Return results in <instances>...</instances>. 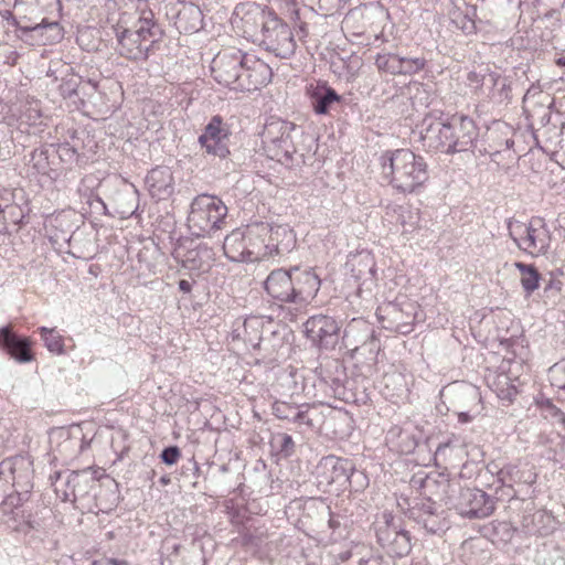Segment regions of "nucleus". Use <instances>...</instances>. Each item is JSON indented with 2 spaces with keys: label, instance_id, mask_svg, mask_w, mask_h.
Here are the masks:
<instances>
[{
  "label": "nucleus",
  "instance_id": "obj_19",
  "mask_svg": "<svg viewBox=\"0 0 565 565\" xmlns=\"http://www.w3.org/2000/svg\"><path fill=\"white\" fill-rule=\"evenodd\" d=\"M451 140L448 141L447 154L472 151L479 130L472 118L465 115L450 117Z\"/></svg>",
  "mask_w": 565,
  "mask_h": 565
},
{
  "label": "nucleus",
  "instance_id": "obj_42",
  "mask_svg": "<svg viewBox=\"0 0 565 565\" xmlns=\"http://www.w3.org/2000/svg\"><path fill=\"white\" fill-rule=\"evenodd\" d=\"M342 362L338 359H327L316 369L318 374V386L322 390L333 379L334 375H342Z\"/></svg>",
  "mask_w": 565,
  "mask_h": 565
},
{
  "label": "nucleus",
  "instance_id": "obj_35",
  "mask_svg": "<svg viewBox=\"0 0 565 565\" xmlns=\"http://www.w3.org/2000/svg\"><path fill=\"white\" fill-rule=\"evenodd\" d=\"M15 3L17 0H0V17L7 20L11 26L20 29L23 33L35 32L46 28L58 30V22H49L46 19H43L41 23L35 25L20 26L11 11V7H14Z\"/></svg>",
  "mask_w": 565,
  "mask_h": 565
},
{
  "label": "nucleus",
  "instance_id": "obj_34",
  "mask_svg": "<svg viewBox=\"0 0 565 565\" xmlns=\"http://www.w3.org/2000/svg\"><path fill=\"white\" fill-rule=\"evenodd\" d=\"M516 527H514L510 522L507 521H492L482 527V534L484 537L489 539L493 544L507 545L509 544L515 533Z\"/></svg>",
  "mask_w": 565,
  "mask_h": 565
},
{
  "label": "nucleus",
  "instance_id": "obj_54",
  "mask_svg": "<svg viewBox=\"0 0 565 565\" xmlns=\"http://www.w3.org/2000/svg\"><path fill=\"white\" fill-rule=\"evenodd\" d=\"M393 211L397 213V222L403 226L404 232H409L414 228V224L407 222V218H413V213L409 210L397 205Z\"/></svg>",
  "mask_w": 565,
  "mask_h": 565
},
{
  "label": "nucleus",
  "instance_id": "obj_40",
  "mask_svg": "<svg viewBox=\"0 0 565 565\" xmlns=\"http://www.w3.org/2000/svg\"><path fill=\"white\" fill-rule=\"evenodd\" d=\"M212 258V252L207 247L199 246L186 253L183 260V266L190 270H202L205 271L210 268V260Z\"/></svg>",
  "mask_w": 565,
  "mask_h": 565
},
{
  "label": "nucleus",
  "instance_id": "obj_27",
  "mask_svg": "<svg viewBox=\"0 0 565 565\" xmlns=\"http://www.w3.org/2000/svg\"><path fill=\"white\" fill-rule=\"evenodd\" d=\"M97 477H95L90 469L79 471H72L67 475L65 484L70 488V492H63L61 500L63 502H76L78 499L85 498L90 489L95 487Z\"/></svg>",
  "mask_w": 565,
  "mask_h": 565
},
{
  "label": "nucleus",
  "instance_id": "obj_48",
  "mask_svg": "<svg viewBox=\"0 0 565 565\" xmlns=\"http://www.w3.org/2000/svg\"><path fill=\"white\" fill-rule=\"evenodd\" d=\"M548 375L552 386L565 390V358L550 367Z\"/></svg>",
  "mask_w": 565,
  "mask_h": 565
},
{
  "label": "nucleus",
  "instance_id": "obj_60",
  "mask_svg": "<svg viewBox=\"0 0 565 565\" xmlns=\"http://www.w3.org/2000/svg\"><path fill=\"white\" fill-rule=\"evenodd\" d=\"M359 565H383V557L381 555H370L369 557H361Z\"/></svg>",
  "mask_w": 565,
  "mask_h": 565
},
{
  "label": "nucleus",
  "instance_id": "obj_28",
  "mask_svg": "<svg viewBox=\"0 0 565 565\" xmlns=\"http://www.w3.org/2000/svg\"><path fill=\"white\" fill-rule=\"evenodd\" d=\"M267 244L270 257H282L295 249L297 245L296 234L288 225H270Z\"/></svg>",
  "mask_w": 565,
  "mask_h": 565
},
{
  "label": "nucleus",
  "instance_id": "obj_30",
  "mask_svg": "<svg viewBox=\"0 0 565 565\" xmlns=\"http://www.w3.org/2000/svg\"><path fill=\"white\" fill-rule=\"evenodd\" d=\"M422 438V431L415 427L394 426L386 434V441L405 455L414 452Z\"/></svg>",
  "mask_w": 565,
  "mask_h": 565
},
{
  "label": "nucleus",
  "instance_id": "obj_49",
  "mask_svg": "<svg viewBox=\"0 0 565 565\" xmlns=\"http://www.w3.org/2000/svg\"><path fill=\"white\" fill-rule=\"evenodd\" d=\"M489 73H492V72L489 71V68H486L484 73L481 71L480 72L470 71L467 74L468 85H469V87H471L473 89L475 94L482 93V87H483L484 83L489 82V76H488Z\"/></svg>",
  "mask_w": 565,
  "mask_h": 565
},
{
  "label": "nucleus",
  "instance_id": "obj_41",
  "mask_svg": "<svg viewBox=\"0 0 565 565\" xmlns=\"http://www.w3.org/2000/svg\"><path fill=\"white\" fill-rule=\"evenodd\" d=\"M177 23L184 32H196L202 28V12L198 7H185L179 12Z\"/></svg>",
  "mask_w": 565,
  "mask_h": 565
},
{
  "label": "nucleus",
  "instance_id": "obj_5",
  "mask_svg": "<svg viewBox=\"0 0 565 565\" xmlns=\"http://www.w3.org/2000/svg\"><path fill=\"white\" fill-rule=\"evenodd\" d=\"M226 215L227 206L220 198L203 193L191 203L188 226L198 237L212 236L222 228Z\"/></svg>",
  "mask_w": 565,
  "mask_h": 565
},
{
  "label": "nucleus",
  "instance_id": "obj_46",
  "mask_svg": "<svg viewBox=\"0 0 565 565\" xmlns=\"http://www.w3.org/2000/svg\"><path fill=\"white\" fill-rule=\"evenodd\" d=\"M270 445L282 458H289L295 452V441L292 437L286 433H278L273 436Z\"/></svg>",
  "mask_w": 565,
  "mask_h": 565
},
{
  "label": "nucleus",
  "instance_id": "obj_38",
  "mask_svg": "<svg viewBox=\"0 0 565 565\" xmlns=\"http://www.w3.org/2000/svg\"><path fill=\"white\" fill-rule=\"evenodd\" d=\"M512 136L513 129L511 126L507 124L498 125L490 131L489 138L492 143H490L489 147L494 153H500L503 150H510L514 146Z\"/></svg>",
  "mask_w": 565,
  "mask_h": 565
},
{
  "label": "nucleus",
  "instance_id": "obj_16",
  "mask_svg": "<svg viewBox=\"0 0 565 565\" xmlns=\"http://www.w3.org/2000/svg\"><path fill=\"white\" fill-rule=\"evenodd\" d=\"M374 64L381 73L411 76L422 72L427 66V60L424 56H404L383 50L375 55Z\"/></svg>",
  "mask_w": 565,
  "mask_h": 565
},
{
  "label": "nucleus",
  "instance_id": "obj_50",
  "mask_svg": "<svg viewBox=\"0 0 565 565\" xmlns=\"http://www.w3.org/2000/svg\"><path fill=\"white\" fill-rule=\"evenodd\" d=\"M540 407L546 412V415L554 419L556 423L565 425V414L557 406L554 405L552 399L542 398L537 402Z\"/></svg>",
  "mask_w": 565,
  "mask_h": 565
},
{
  "label": "nucleus",
  "instance_id": "obj_24",
  "mask_svg": "<svg viewBox=\"0 0 565 565\" xmlns=\"http://www.w3.org/2000/svg\"><path fill=\"white\" fill-rule=\"evenodd\" d=\"M249 262L260 260L270 257L268 252V234H270V224L265 222H256L246 225L244 228Z\"/></svg>",
  "mask_w": 565,
  "mask_h": 565
},
{
  "label": "nucleus",
  "instance_id": "obj_59",
  "mask_svg": "<svg viewBox=\"0 0 565 565\" xmlns=\"http://www.w3.org/2000/svg\"><path fill=\"white\" fill-rule=\"evenodd\" d=\"M62 475H63V473H62L61 471H56V472H54V475H51V476H50V480H51V482H52V486H54V488H55V492H56V494H57V497H58V498H61V495H62V493H63V492H70V490H71V489H70V488H67L66 486H65V489H61V488L57 486V482H58V481H60V479L62 478Z\"/></svg>",
  "mask_w": 565,
  "mask_h": 565
},
{
  "label": "nucleus",
  "instance_id": "obj_25",
  "mask_svg": "<svg viewBox=\"0 0 565 565\" xmlns=\"http://www.w3.org/2000/svg\"><path fill=\"white\" fill-rule=\"evenodd\" d=\"M306 94L317 115H327L334 104L342 102V96L327 82L317 81L306 86Z\"/></svg>",
  "mask_w": 565,
  "mask_h": 565
},
{
  "label": "nucleus",
  "instance_id": "obj_22",
  "mask_svg": "<svg viewBox=\"0 0 565 565\" xmlns=\"http://www.w3.org/2000/svg\"><path fill=\"white\" fill-rule=\"evenodd\" d=\"M537 473L534 467L529 463L521 462H509L500 468L499 472V486L495 488V494L498 491L508 489L511 491V499L516 498V491L514 484L532 486L536 482Z\"/></svg>",
  "mask_w": 565,
  "mask_h": 565
},
{
  "label": "nucleus",
  "instance_id": "obj_17",
  "mask_svg": "<svg viewBox=\"0 0 565 565\" xmlns=\"http://www.w3.org/2000/svg\"><path fill=\"white\" fill-rule=\"evenodd\" d=\"M231 135L228 125L223 121L221 116L216 115L211 118L200 135L199 143L207 154L224 159L230 154Z\"/></svg>",
  "mask_w": 565,
  "mask_h": 565
},
{
  "label": "nucleus",
  "instance_id": "obj_29",
  "mask_svg": "<svg viewBox=\"0 0 565 565\" xmlns=\"http://www.w3.org/2000/svg\"><path fill=\"white\" fill-rule=\"evenodd\" d=\"M145 182L151 196L158 200L166 199L173 192V174L168 167L153 168L148 172Z\"/></svg>",
  "mask_w": 565,
  "mask_h": 565
},
{
  "label": "nucleus",
  "instance_id": "obj_23",
  "mask_svg": "<svg viewBox=\"0 0 565 565\" xmlns=\"http://www.w3.org/2000/svg\"><path fill=\"white\" fill-rule=\"evenodd\" d=\"M0 350L21 364L34 360L30 338L17 334L10 324L0 328Z\"/></svg>",
  "mask_w": 565,
  "mask_h": 565
},
{
  "label": "nucleus",
  "instance_id": "obj_18",
  "mask_svg": "<svg viewBox=\"0 0 565 565\" xmlns=\"http://www.w3.org/2000/svg\"><path fill=\"white\" fill-rule=\"evenodd\" d=\"M0 477L6 481L11 479L13 487H15L20 495L29 494L33 487L32 461L26 456L6 458L0 462Z\"/></svg>",
  "mask_w": 565,
  "mask_h": 565
},
{
  "label": "nucleus",
  "instance_id": "obj_37",
  "mask_svg": "<svg viewBox=\"0 0 565 565\" xmlns=\"http://www.w3.org/2000/svg\"><path fill=\"white\" fill-rule=\"evenodd\" d=\"M352 276L356 280H372L375 277V262L370 254H360L353 257L349 263Z\"/></svg>",
  "mask_w": 565,
  "mask_h": 565
},
{
  "label": "nucleus",
  "instance_id": "obj_53",
  "mask_svg": "<svg viewBox=\"0 0 565 565\" xmlns=\"http://www.w3.org/2000/svg\"><path fill=\"white\" fill-rule=\"evenodd\" d=\"M563 288L562 280L558 279L557 274L555 271L550 273V279L546 281L544 286V292L546 296H556L561 294Z\"/></svg>",
  "mask_w": 565,
  "mask_h": 565
},
{
  "label": "nucleus",
  "instance_id": "obj_33",
  "mask_svg": "<svg viewBox=\"0 0 565 565\" xmlns=\"http://www.w3.org/2000/svg\"><path fill=\"white\" fill-rule=\"evenodd\" d=\"M352 383L347 376L345 366L342 364V375H334L322 391L326 395L344 403H358L360 398L350 387Z\"/></svg>",
  "mask_w": 565,
  "mask_h": 565
},
{
  "label": "nucleus",
  "instance_id": "obj_56",
  "mask_svg": "<svg viewBox=\"0 0 565 565\" xmlns=\"http://www.w3.org/2000/svg\"><path fill=\"white\" fill-rule=\"evenodd\" d=\"M500 468L498 463H495L494 461L492 462H489L486 467V472L483 473H479L478 476V479L480 480V483L483 486V487H491L490 484L483 482V479H486L489 476L491 477H495L497 478V483L499 484V472H500Z\"/></svg>",
  "mask_w": 565,
  "mask_h": 565
},
{
  "label": "nucleus",
  "instance_id": "obj_31",
  "mask_svg": "<svg viewBox=\"0 0 565 565\" xmlns=\"http://www.w3.org/2000/svg\"><path fill=\"white\" fill-rule=\"evenodd\" d=\"M263 326H264L263 317L252 316V317L246 318L243 321V335L242 337H243V340L246 343L250 344L254 350L265 351V353L263 354V359L271 361L275 359L274 350L268 351L264 347V339L259 334Z\"/></svg>",
  "mask_w": 565,
  "mask_h": 565
},
{
  "label": "nucleus",
  "instance_id": "obj_15",
  "mask_svg": "<svg viewBox=\"0 0 565 565\" xmlns=\"http://www.w3.org/2000/svg\"><path fill=\"white\" fill-rule=\"evenodd\" d=\"M498 498L478 488H466L459 493L455 509L467 519H484L490 516L497 507Z\"/></svg>",
  "mask_w": 565,
  "mask_h": 565
},
{
  "label": "nucleus",
  "instance_id": "obj_11",
  "mask_svg": "<svg viewBox=\"0 0 565 565\" xmlns=\"http://www.w3.org/2000/svg\"><path fill=\"white\" fill-rule=\"evenodd\" d=\"M376 315L384 329L408 334L413 331L417 306L409 300L387 302L377 308Z\"/></svg>",
  "mask_w": 565,
  "mask_h": 565
},
{
  "label": "nucleus",
  "instance_id": "obj_39",
  "mask_svg": "<svg viewBox=\"0 0 565 565\" xmlns=\"http://www.w3.org/2000/svg\"><path fill=\"white\" fill-rule=\"evenodd\" d=\"M489 83L492 89L489 94L490 100L497 104L510 103L512 99V88L510 82L505 77H501L498 73H489Z\"/></svg>",
  "mask_w": 565,
  "mask_h": 565
},
{
  "label": "nucleus",
  "instance_id": "obj_63",
  "mask_svg": "<svg viewBox=\"0 0 565 565\" xmlns=\"http://www.w3.org/2000/svg\"><path fill=\"white\" fill-rule=\"evenodd\" d=\"M178 286L183 294H190L192 290V282L186 279L179 280Z\"/></svg>",
  "mask_w": 565,
  "mask_h": 565
},
{
  "label": "nucleus",
  "instance_id": "obj_51",
  "mask_svg": "<svg viewBox=\"0 0 565 565\" xmlns=\"http://www.w3.org/2000/svg\"><path fill=\"white\" fill-rule=\"evenodd\" d=\"M296 407L297 406H294V405H291L289 403L281 402V401H276L273 404L271 409H273V414L277 418H279V419H287V420L291 422Z\"/></svg>",
  "mask_w": 565,
  "mask_h": 565
},
{
  "label": "nucleus",
  "instance_id": "obj_64",
  "mask_svg": "<svg viewBox=\"0 0 565 565\" xmlns=\"http://www.w3.org/2000/svg\"><path fill=\"white\" fill-rule=\"evenodd\" d=\"M189 470L192 473V477L194 479H198L199 473H200V467H199L198 462L194 459H190L189 460Z\"/></svg>",
  "mask_w": 565,
  "mask_h": 565
},
{
  "label": "nucleus",
  "instance_id": "obj_20",
  "mask_svg": "<svg viewBox=\"0 0 565 565\" xmlns=\"http://www.w3.org/2000/svg\"><path fill=\"white\" fill-rule=\"evenodd\" d=\"M342 344L353 352L360 349L369 350L370 353L379 350V340L372 327L364 320L353 319L341 334Z\"/></svg>",
  "mask_w": 565,
  "mask_h": 565
},
{
  "label": "nucleus",
  "instance_id": "obj_6",
  "mask_svg": "<svg viewBox=\"0 0 565 565\" xmlns=\"http://www.w3.org/2000/svg\"><path fill=\"white\" fill-rule=\"evenodd\" d=\"M298 130L297 126L290 121L281 119H271L265 125L263 131V143L267 157L287 168L298 163L294 142V135Z\"/></svg>",
  "mask_w": 565,
  "mask_h": 565
},
{
  "label": "nucleus",
  "instance_id": "obj_62",
  "mask_svg": "<svg viewBox=\"0 0 565 565\" xmlns=\"http://www.w3.org/2000/svg\"><path fill=\"white\" fill-rule=\"evenodd\" d=\"M458 422L460 424H468L472 422L476 415L471 414L470 412H459L457 413Z\"/></svg>",
  "mask_w": 565,
  "mask_h": 565
},
{
  "label": "nucleus",
  "instance_id": "obj_32",
  "mask_svg": "<svg viewBox=\"0 0 565 565\" xmlns=\"http://www.w3.org/2000/svg\"><path fill=\"white\" fill-rule=\"evenodd\" d=\"M223 250L225 256L232 262L250 260L243 228H235L225 236Z\"/></svg>",
  "mask_w": 565,
  "mask_h": 565
},
{
  "label": "nucleus",
  "instance_id": "obj_12",
  "mask_svg": "<svg viewBox=\"0 0 565 565\" xmlns=\"http://www.w3.org/2000/svg\"><path fill=\"white\" fill-rule=\"evenodd\" d=\"M363 475L355 469L351 459L328 455L322 457L316 466V478L319 486L330 487L337 483L345 488L351 484V478L355 475Z\"/></svg>",
  "mask_w": 565,
  "mask_h": 565
},
{
  "label": "nucleus",
  "instance_id": "obj_14",
  "mask_svg": "<svg viewBox=\"0 0 565 565\" xmlns=\"http://www.w3.org/2000/svg\"><path fill=\"white\" fill-rule=\"evenodd\" d=\"M245 52L241 50H225L220 52L212 61L211 72L214 79L226 87L238 90L242 78Z\"/></svg>",
  "mask_w": 565,
  "mask_h": 565
},
{
  "label": "nucleus",
  "instance_id": "obj_1",
  "mask_svg": "<svg viewBox=\"0 0 565 565\" xmlns=\"http://www.w3.org/2000/svg\"><path fill=\"white\" fill-rule=\"evenodd\" d=\"M244 34L276 57L289 60L297 42L289 24L267 7L252 4L242 17Z\"/></svg>",
  "mask_w": 565,
  "mask_h": 565
},
{
  "label": "nucleus",
  "instance_id": "obj_61",
  "mask_svg": "<svg viewBox=\"0 0 565 565\" xmlns=\"http://www.w3.org/2000/svg\"><path fill=\"white\" fill-rule=\"evenodd\" d=\"M427 482V478L426 477H423V476H419V475H415L412 480H411V484L413 488H416V489H420V488H424L425 484Z\"/></svg>",
  "mask_w": 565,
  "mask_h": 565
},
{
  "label": "nucleus",
  "instance_id": "obj_44",
  "mask_svg": "<svg viewBox=\"0 0 565 565\" xmlns=\"http://www.w3.org/2000/svg\"><path fill=\"white\" fill-rule=\"evenodd\" d=\"M45 348L54 354L64 353V340L63 337L56 331V329H49L46 327H40L38 329Z\"/></svg>",
  "mask_w": 565,
  "mask_h": 565
},
{
  "label": "nucleus",
  "instance_id": "obj_13",
  "mask_svg": "<svg viewBox=\"0 0 565 565\" xmlns=\"http://www.w3.org/2000/svg\"><path fill=\"white\" fill-rule=\"evenodd\" d=\"M305 332L320 350H334L341 339V322L327 315H316L305 322Z\"/></svg>",
  "mask_w": 565,
  "mask_h": 565
},
{
  "label": "nucleus",
  "instance_id": "obj_52",
  "mask_svg": "<svg viewBox=\"0 0 565 565\" xmlns=\"http://www.w3.org/2000/svg\"><path fill=\"white\" fill-rule=\"evenodd\" d=\"M180 457L181 450L178 446H168L160 454L161 461L168 466L177 463Z\"/></svg>",
  "mask_w": 565,
  "mask_h": 565
},
{
  "label": "nucleus",
  "instance_id": "obj_21",
  "mask_svg": "<svg viewBox=\"0 0 565 565\" xmlns=\"http://www.w3.org/2000/svg\"><path fill=\"white\" fill-rule=\"evenodd\" d=\"M238 90H255L270 83L273 71L270 66L254 54L245 53Z\"/></svg>",
  "mask_w": 565,
  "mask_h": 565
},
{
  "label": "nucleus",
  "instance_id": "obj_43",
  "mask_svg": "<svg viewBox=\"0 0 565 565\" xmlns=\"http://www.w3.org/2000/svg\"><path fill=\"white\" fill-rule=\"evenodd\" d=\"M428 534H441L448 529V523L443 513L438 511L425 518L417 515V522Z\"/></svg>",
  "mask_w": 565,
  "mask_h": 565
},
{
  "label": "nucleus",
  "instance_id": "obj_36",
  "mask_svg": "<svg viewBox=\"0 0 565 565\" xmlns=\"http://www.w3.org/2000/svg\"><path fill=\"white\" fill-rule=\"evenodd\" d=\"M514 267L520 271V282L526 297H530L540 287L542 275L533 264L515 262Z\"/></svg>",
  "mask_w": 565,
  "mask_h": 565
},
{
  "label": "nucleus",
  "instance_id": "obj_55",
  "mask_svg": "<svg viewBox=\"0 0 565 565\" xmlns=\"http://www.w3.org/2000/svg\"><path fill=\"white\" fill-rule=\"evenodd\" d=\"M308 405H301L300 407H296L291 422L298 425H306L308 427H312V420L308 416Z\"/></svg>",
  "mask_w": 565,
  "mask_h": 565
},
{
  "label": "nucleus",
  "instance_id": "obj_26",
  "mask_svg": "<svg viewBox=\"0 0 565 565\" xmlns=\"http://www.w3.org/2000/svg\"><path fill=\"white\" fill-rule=\"evenodd\" d=\"M54 153V143L41 145L31 151L29 166L35 174L55 180L61 172Z\"/></svg>",
  "mask_w": 565,
  "mask_h": 565
},
{
  "label": "nucleus",
  "instance_id": "obj_4",
  "mask_svg": "<svg viewBox=\"0 0 565 565\" xmlns=\"http://www.w3.org/2000/svg\"><path fill=\"white\" fill-rule=\"evenodd\" d=\"M383 178L401 193H414L429 179L426 160L411 149L386 150L380 157Z\"/></svg>",
  "mask_w": 565,
  "mask_h": 565
},
{
  "label": "nucleus",
  "instance_id": "obj_7",
  "mask_svg": "<svg viewBox=\"0 0 565 565\" xmlns=\"http://www.w3.org/2000/svg\"><path fill=\"white\" fill-rule=\"evenodd\" d=\"M509 237L518 248L532 257L545 256L551 247V232L544 220L533 217L529 223L508 221Z\"/></svg>",
  "mask_w": 565,
  "mask_h": 565
},
{
  "label": "nucleus",
  "instance_id": "obj_57",
  "mask_svg": "<svg viewBox=\"0 0 565 565\" xmlns=\"http://www.w3.org/2000/svg\"><path fill=\"white\" fill-rule=\"evenodd\" d=\"M542 565H565V558L562 554V551L557 547H554L548 552V558H543Z\"/></svg>",
  "mask_w": 565,
  "mask_h": 565
},
{
  "label": "nucleus",
  "instance_id": "obj_10",
  "mask_svg": "<svg viewBox=\"0 0 565 565\" xmlns=\"http://www.w3.org/2000/svg\"><path fill=\"white\" fill-rule=\"evenodd\" d=\"M419 137L426 151L447 154L448 141L451 140L450 118L444 119L440 110L425 115L419 125Z\"/></svg>",
  "mask_w": 565,
  "mask_h": 565
},
{
  "label": "nucleus",
  "instance_id": "obj_8",
  "mask_svg": "<svg viewBox=\"0 0 565 565\" xmlns=\"http://www.w3.org/2000/svg\"><path fill=\"white\" fill-rule=\"evenodd\" d=\"M376 543L390 556L402 558L412 551V537L401 518L383 512L373 523Z\"/></svg>",
  "mask_w": 565,
  "mask_h": 565
},
{
  "label": "nucleus",
  "instance_id": "obj_58",
  "mask_svg": "<svg viewBox=\"0 0 565 565\" xmlns=\"http://www.w3.org/2000/svg\"><path fill=\"white\" fill-rule=\"evenodd\" d=\"M518 394V390L513 385H508L505 388H501L498 393L499 398L512 402Z\"/></svg>",
  "mask_w": 565,
  "mask_h": 565
},
{
  "label": "nucleus",
  "instance_id": "obj_45",
  "mask_svg": "<svg viewBox=\"0 0 565 565\" xmlns=\"http://www.w3.org/2000/svg\"><path fill=\"white\" fill-rule=\"evenodd\" d=\"M54 150L60 172H62L64 164L72 166L78 160L77 150L68 142L57 145L54 143Z\"/></svg>",
  "mask_w": 565,
  "mask_h": 565
},
{
  "label": "nucleus",
  "instance_id": "obj_3",
  "mask_svg": "<svg viewBox=\"0 0 565 565\" xmlns=\"http://www.w3.org/2000/svg\"><path fill=\"white\" fill-rule=\"evenodd\" d=\"M320 285L312 268L291 266L271 270L264 281V289L276 301L303 306L317 296Z\"/></svg>",
  "mask_w": 565,
  "mask_h": 565
},
{
  "label": "nucleus",
  "instance_id": "obj_9",
  "mask_svg": "<svg viewBox=\"0 0 565 565\" xmlns=\"http://www.w3.org/2000/svg\"><path fill=\"white\" fill-rule=\"evenodd\" d=\"M31 209L22 190H0V233L11 235L29 222Z\"/></svg>",
  "mask_w": 565,
  "mask_h": 565
},
{
  "label": "nucleus",
  "instance_id": "obj_47",
  "mask_svg": "<svg viewBox=\"0 0 565 565\" xmlns=\"http://www.w3.org/2000/svg\"><path fill=\"white\" fill-rule=\"evenodd\" d=\"M438 510L436 502L429 498L416 501L413 505H409L407 515L409 519L417 522V515L425 518L426 515L434 514Z\"/></svg>",
  "mask_w": 565,
  "mask_h": 565
},
{
  "label": "nucleus",
  "instance_id": "obj_2",
  "mask_svg": "<svg viewBox=\"0 0 565 565\" xmlns=\"http://www.w3.org/2000/svg\"><path fill=\"white\" fill-rule=\"evenodd\" d=\"M116 50L120 56L131 61H146L154 43L163 36V30L154 20L151 10L140 13L122 12L114 25Z\"/></svg>",
  "mask_w": 565,
  "mask_h": 565
}]
</instances>
